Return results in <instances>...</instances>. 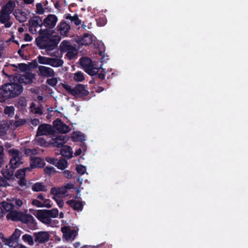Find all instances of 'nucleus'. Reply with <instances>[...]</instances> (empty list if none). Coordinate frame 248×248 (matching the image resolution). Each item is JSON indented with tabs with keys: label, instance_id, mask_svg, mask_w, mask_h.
<instances>
[{
	"label": "nucleus",
	"instance_id": "obj_1",
	"mask_svg": "<svg viewBox=\"0 0 248 248\" xmlns=\"http://www.w3.org/2000/svg\"><path fill=\"white\" fill-rule=\"evenodd\" d=\"M38 32L39 36L35 39V43L40 49L50 51L58 45L60 40L59 36H52L48 29L41 28Z\"/></svg>",
	"mask_w": 248,
	"mask_h": 248
},
{
	"label": "nucleus",
	"instance_id": "obj_2",
	"mask_svg": "<svg viewBox=\"0 0 248 248\" xmlns=\"http://www.w3.org/2000/svg\"><path fill=\"white\" fill-rule=\"evenodd\" d=\"M21 85L16 82H9L2 85L0 88V103L19 96L23 92Z\"/></svg>",
	"mask_w": 248,
	"mask_h": 248
},
{
	"label": "nucleus",
	"instance_id": "obj_3",
	"mask_svg": "<svg viewBox=\"0 0 248 248\" xmlns=\"http://www.w3.org/2000/svg\"><path fill=\"white\" fill-rule=\"evenodd\" d=\"M8 153L11 156L10 160V168L9 170L6 171L7 179H10L14 178V170L18 168L21 162V156L18 150L16 149H11L8 151Z\"/></svg>",
	"mask_w": 248,
	"mask_h": 248
},
{
	"label": "nucleus",
	"instance_id": "obj_4",
	"mask_svg": "<svg viewBox=\"0 0 248 248\" xmlns=\"http://www.w3.org/2000/svg\"><path fill=\"white\" fill-rule=\"evenodd\" d=\"M79 64L84 71L91 76H95L98 72L99 69L94 68L92 60L88 57H82L79 59Z\"/></svg>",
	"mask_w": 248,
	"mask_h": 248
},
{
	"label": "nucleus",
	"instance_id": "obj_5",
	"mask_svg": "<svg viewBox=\"0 0 248 248\" xmlns=\"http://www.w3.org/2000/svg\"><path fill=\"white\" fill-rule=\"evenodd\" d=\"M18 68L21 71H25L27 68V65L26 63H19L18 64V66H16L15 64H11L10 66L5 65L4 68L2 70V73L6 77L9 78L10 81H12V78L14 79L13 74L10 72L11 68H14L12 69L13 72L16 71V68Z\"/></svg>",
	"mask_w": 248,
	"mask_h": 248
},
{
	"label": "nucleus",
	"instance_id": "obj_6",
	"mask_svg": "<svg viewBox=\"0 0 248 248\" xmlns=\"http://www.w3.org/2000/svg\"><path fill=\"white\" fill-rule=\"evenodd\" d=\"M21 222L25 224L26 226L31 230H34L37 228L36 220L31 215L25 214Z\"/></svg>",
	"mask_w": 248,
	"mask_h": 248
},
{
	"label": "nucleus",
	"instance_id": "obj_7",
	"mask_svg": "<svg viewBox=\"0 0 248 248\" xmlns=\"http://www.w3.org/2000/svg\"><path fill=\"white\" fill-rule=\"evenodd\" d=\"M68 140L69 137L67 136H58L56 138H52L50 140V145H52L53 147L61 148Z\"/></svg>",
	"mask_w": 248,
	"mask_h": 248
},
{
	"label": "nucleus",
	"instance_id": "obj_8",
	"mask_svg": "<svg viewBox=\"0 0 248 248\" xmlns=\"http://www.w3.org/2000/svg\"><path fill=\"white\" fill-rule=\"evenodd\" d=\"M54 133V130L52 127L47 124H42L39 126L36 136L42 135H49Z\"/></svg>",
	"mask_w": 248,
	"mask_h": 248
},
{
	"label": "nucleus",
	"instance_id": "obj_9",
	"mask_svg": "<svg viewBox=\"0 0 248 248\" xmlns=\"http://www.w3.org/2000/svg\"><path fill=\"white\" fill-rule=\"evenodd\" d=\"M36 217L39 221L45 224L50 225L52 223V219L49 217L45 209L37 210Z\"/></svg>",
	"mask_w": 248,
	"mask_h": 248
},
{
	"label": "nucleus",
	"instance_id": "obj_10",
	"mask_svg": "<svg viewBox=\"0 0 248 248\" xmlns=\"http://www.w3.org/2000/svg\"><path fill=\"white\" fill-rule=\"evenodd\" d=\"M54 127L61 133L65 134L71 130V128L61 119H57L53 122Z\"/></svg>",
	"mask_w": 248,
	"mask_h": 248
},
{
	"label": "nucleus",
	"instance_id": "obj_11",
	"mask_svg": "<svg viewBox=\"0 0 248 248\" xmlns=\"http://www.w3.org/2000/svg\"><path fill=\"white\" fill-rule=\"evenodd\" d=\"M62 232L63 233V237L67 240H73L77 235V231L71 229L69 226H64L62 228Z\"/></svg>",
	"mask_w": 248,
	"mask_h": 248
},
{
	"label": "nucleus",
	"instance_id": "obj_12",
	"mask_svg": "<svg viewBox=\"0 0 248 248\" xmlns=\"http://www.w3.org/2000/svg\"><path fill=\"white\" fill-rule=\"evenodd\" d=\"M34 241L35 242L43 244L47 242L49 238L48 232L44 231H40L33 233Z\"/></svg>",
	"mask_w": 248,
	"mask_h": 248
},
{
	"label": "nucleus",
	"instance_id": "obj_13",
	"mask_svg": "<svg viewBox=\"0 0 248 248\" xmlns=\"http://www.w3.org/2000/svg\"><path fill=\"white\" fill-rule=\"evenodd\" d=\"M58 18L55 15H48L43 21V25L46 27L51 29L56 25Z\"/></svg>",
	"mask_w": 248,
	"mask_h": 248
},
{
	"label": "nucleus",
	"instance_id": "obj_14",
	"mask_svg": "<svg viewBox=\"0 0 248 248\" xmlns=\"http://www.w3.org/2000/svg\"><path fill=\"white\" fill-rule=\"evenodd\" d=\"M89 93V92L85 89V87L83 85L78 84L73 88V93H72V95L85 97L87 96Z\"/></svg>",
	"mask_w": 248,
	"mask_h": 248
},
{
	"label": "nucleus",
	"instance_id": "obj_15",
	"mask_svg": "<svg viewBox=\"0 0 248 248\" xmlns=\"http://www.w3.org/2000/svg\"><path fill=\"white\" fill-rule=\"evenodd\" d=\"M38 74L44 77H53L55 72L53 69L45 66L38 67Z\"/></svg>",
	"mask_w": 248,
	"mask_h": 248
},
{
	"label": "nucleus",
	"instance_id": "obj_16",
	"mask_svg": "<svg viewBox=\"0 0 248 248\" xmlns=\"http://www.w3.org/2000/svg\"><path fill=\"white\" fill-rule=\"evenodd\" d=\"M46 165L44 160L38 157H31L30 161V167L31 169L42 168Z\"/></svg>",
	"mask_w": 248,
	"mask_h": 248
},
{
	"label": "nucleus",
	"instance_id": "obj_17",
	"mask_svg": "<svg viewBox=\"0 0 248 248\" xmlns=\"http://www.w3.org/2000/svg\"><path fill=\"white\" fill-rule=\"evenodd\" d=\"M25 214L16 211H13L9 213L6 217L8 219H11L13 221H22Z\"/></svg>",
	"mask_w": 248,
	"mask_h": 248
},
{
	"label": "nucleus",
	"instance_id": "obj_18",
	"mask_svg": "<svg viewBox=\"0 0 248 248\" xmlns=\"http://www.w3.org/2000/svg\"><path fill=\"white\" fill-rule=\"evenodd\" d=\"M57 28L61 35L63 36H67L68 31L70 29V26L65 21H63L60 22Z\"/></svg>",
	"mask_w": 248,
	"mask_h": 248
},
{
	"label": "nucleus",
	"instance_id": "obj_19",
	"mask_svg": "<svg viewBox=\"0 0 248 248\" xmlns=\"http://www.w3.org/2000/svg\"><path fill=\"white\" fill-rule=\"evenodd\" d=\"M84 202L77 201L75 200H70L67 201L66 203L74 210L78 212L81 211L83 208Z\"/></svg>",
	"mask_w": 248,
	"mask_h": 248
},
{
	"label": "nucleus",
	"instance_id": "obj_20",
	"mask_svg": "<svg viewBox=\"0 0 248 248\" xmlns=\"http://www.w3.org/2000/svg\"><path fill=\"white\" fill-rule=\"evenodd\" d=\"M35 78V75L32 73H26L25 75H22L19 77V81L25 84H31L32 82L33 79Z\"/></svg>",
	"mask_w": 248,
	"mask_h": 248
},
{
	"label": "nucleus",
	"instance_id": "obj_21",
	"mask_svg": "<svg viewBox=\"0 0 248 248\" xmlns=\"http://www.w3.org/2000/svg\"><path fill=\"white\" fill-rule=\"evenodd\" d=\"M0 204L2 208H0V210L2 214H4V213H5L8 212L10 213V212L13 211L15 207L14 203L5 201L1 202Z\"/></svg>",
	"mask_w": 248,
	"mask_h": 248
},
{
	"label": "nucleus",
	"instance_id": "obj_22",
	"mask_svg": "<svg viewBox=\"0 0 248 248\" xmlns=\"http://www.w3.org/2000/svg\"><path fill=\"white\" fill-rule=\"evenodd\" d=\"M15 3L13 1H8L5 5L2 7L1 13L10 15L14 10Z\"/></svg>",
	"mask_w": 248,
	"mask_h": 248
},
{
	"label": "nucleus",
	"instance_id": "obj_23",
	"mask_svg": "<svg viewBox=\"0 0 248 248\" xmlns=\"http://www.w3.org/2000/svg\"><path fill=\"white\" fill-rule=\"evenodd\" d=\"M93 41L92 35L85 33L79 40V43L82 45L88 46L92 44Z\"/></svg>",
	"mask_w": 248,
	"mask_h": 248
},
{
	"label": "nucleus",
	"instance_id": "obj_24",
	"mask_svg": "<svg viewBox=\"0 0 248 248\" xmlns=\"http://www.w3.org/2000/svg\"><path fill=\"white\" fill-rule=\"evenodd\" d=\"M60 50L62 52H67L70 50H75V47L73 46L70 42L66 40L63 41L60 44Z\"/></svg>",
	"mask_w": 248,
	"mask_h": 248
},
{
	"label": "nucleus",
	"instance_id": "obj_25",
	"mask_svg": "<svg viewBox=\"0 0 248 248\" xmlns=\"http://www.w3.org/2000/svg\"><path fill=\"white\" fill-rule=\"evenodd\" d=\"M29 25H32L37 28H41L43 25V22L40 16H35L30 19Z\"/></svg>",
	"mask_w": 248,
	"mask_h": 248
},
{
	"label": "nucleus",
	"instance_id": "obj_26",
	"mask_svg": "<svg viewBox=\"0 0 248 248\" xmlns=\"http://www.w3.org/2000/svg\"><path fill=\"white\" fill-rule=\"evenodd\" d=\"M31 189L35 192H46L47 191V186L42 182L34 183L31 186Z\"/></svg>",
	"mask_w": 248,
	"mask_h": 248
},
{
	"label": "nucleus",
	"instance_id": "obj_27",
	"mask_svg": "<svg viewBox=\"0 0 248 248\" xmlns=\"http://www.w3.org/2000/svg\"><path fill=\"white\" fill-rule=\"evenodd\" d=\"M71 139L74 142L83 141L85 140L84 135L78 132H74L72 134Z\"/></svg>",
	"mask_w": 248,
	"mask_h": 248
},
{
	"label": "nucleus",
	"instance_id": "obj_28",
	"mask_svg": "<svg viewBox=\"0 0 248 248\" xmlns=\"http://www.w3.org/2000/svg\"><path fill=\"white\" fill-rule=\"evenodd\" d=\"M60 154L62 156L70 158L72 156L71 149L69 146H63L61 147Z\"/></svg>",
	"mask_w": 248,
	"mask_h": 248
},
{
	"label": "nucleus",
	"instance_id": "obj_29",
	"mask_svg": "<svg viewBox=\"0 0 248 248\" xmlns=\"http://www.w3.org/2000/svg\"><path fill=\"white\" fill-rule=\"evenodd\" d=\"M63 61L60 59L50 58L49 65L54 67H61L63 65Z\"/></svg>",
	"mask_w": 248,
	"mask_h": 248
},
{
	"label": "nucleus",
	"instance_id": "obj_30",
	"mask_svg": "<svg viewBox=\"0 0 248 248\" xmlns=\"http://www.w3.org/2000/svg\"><path fill=\"white\" fill-rule=\"evenodd\" d=\"M68 162L65 159H60L57 160L55 166L59 169L63 170L67 167Z\"/></svg>",
	"mask_w": 248,
	"mask_h": 248
},
{
	"label": "nucleus",
	"instance_id": "obj_31",
	"mask_svg": "<svg viewBox=\"0 0 248 248\" xmlns=\"http://www.w3.org/2000/svg\"><path fill=\"white\" fill-rule=\"evenodd\" d=\"M65 18L69 19L71 22H74L77 26L80 25L81 23V20L79 19L77 15L72 16L70 14H67L66 15Z\"/></svg>",
	"mask_w": 248,
	"mask_h": 248
},
{
	"label": "nucleus",
	"instance_id": "obj_32",
	"mask_svg": "<svg viewBox=\"0 0 248 248\" xmlns=\"http://www.w3.org/2000/svg\"><path fill=\"white\" fill-rule=\"evenodd\" d=\"M15 109L13 106H6L4 109V113L8 117L11 118L15 114Z\"/></svg>",
	"mask_w": 248,
	"mask_h": 248
},
{
	"label": "nucleus",
	"instance_id": "obj_33",
	"mask_svg": "<svg viewBox=\"0 0 248 248\" xmlns=\"http://www.w3.org/2000/svg\"><path fill=\"white\" fill-rule=\"evenodd\" d=\"M46 210L49 217L51 219V218H56L58 216L59 211L57 208H53L51 210Z\"/></svg>",
	"mask_w": 248,
	"mask_h": 248
},
{
	"label": "nucleus",
	"instance_id": "obj_34",
	"mask_svg": "<svg viewBox=\"0 0 248 248\" xmlns=\"http://www.w3.org/2000/svg\"><path fill=\"white\" fill-rule=\"evenodd\" d=\"M26 170H30L29 168H26L18 170L15 173V177L17 179H20L23 177H25V173Z\"/></svg>",
	"mask_w": 248,
	"mask_h": 248
},
{
	"label": "nucleus",
	"instance_id": "obj_35",
	"mask_svg": "<svg viewBox=\"0 0 248 248\" xmlns=\"http://www.w3.org/2000/svg\"><path fill=\"white\" fill-rule=\"evenodd\" d=\"M38 62L42 64H49L50 58L39 55L37 57Z\"/></svg>",
	"mask_w": 248,
	"mask_h": 248
},
{
	"label": "nucleus",
	"instance_id": "obj_36",
	"mask_svg": "<svg viewBox=\"0 0 248 248\" xmlns=\"http://www.w3.org/2000/svg\"><path fill=\"white\" fill-rule=\"evenodd\" d=\"M27 105V100L25 97H20L17 100L16 106L17 108H23Z\"/></svg>",
	"mask_w": 248,
	"mask_h": 248
},
{
	"label": "nucleus",
	"instance_id": "obj_37",
	"mask_svg": "<svg viewBox=\"0 0 248 248\" xmlns=\"http://www.w3.org/2000/svg\"><path fill=\"white\" fill-rule=\"evenodd\" d=\"M3 241H5L6 245L10 247L15 248L18 245V241L11 238L6 239L4 238Z\"/></svg>",
	"mask_w": 248,
	"mask_h": 248
},
{
	"label": "nucleus",
	"instance_id": "obj_38",
	"mask_svg": "<svg viewBox=\"0 0 248 248\" xmlns=\"http://www.w3.org/2000/svg\"><path fill=\"white\" fill-rule=\"evenodd\" d=\"M74 79L78 82H82L85 79L84 74L81 71H78L74 74Z\"/></svg>",
	"mask_w": 248,
	"mask_h": 248
},
{
	"label": "nucleus",
	"instance_id": "obj_39",
	"mask_svg": "<svg viewBox=\"0 0 248 248\" xmlns=\"http://www.w3.org/2000/svg\"><path fill=\"white\" fill-rule=\"evenodd\" d=\"M22 240L29 245L32 246L34 244L33 239L32 237L28 234H25L22 236Z\"/></svg>",
	"mask_w": 248,
	"mask_h": 248
},
{
	"label": "nucleus",
	"instance_id": "obj_40",
	"mask_svg": "<svg viewBox=\"0 0 248 248\" xmlns=\"http://www.w3.org/2000/svg\"><path fill=\"white\" fill-rule=\"evenodd\" d=\"M36 141L37 144L40 146L47 147L50 145V141L47 142L43 138H38Z\"/></svg>",
	"mask_w": 248,
	"mask_h": 248
},
{
	"label": "nucleus",
	"instance_id": "obj_41",
	"mask_svg": "<svg viewBox=\"0 0 248 248\" xmlns=\"http://www.w3.org/2000/svg\"><path fill=\"white\" fill-rule=\"evenodd\" d=\"M10 19V16L7 14L0 12V22L4 24Z\"/></svg>",
	"mask_w": 248,
	"mask_h": 248
},
{
	"label": "nucleus",
	"instance_id": "obj_42",
	"mask_svg": "<svg viewBox=\"0 0 248 248\" xmlns=\"http://www.w3.org/2000/svg\"><path fill=\"white\" fill-rule=\"evenodd\" d=\"M21 231L20 230L18 229H16L9 238L18 241L21 235Z\"/></svg>",
	"mask_w": 248,
	"mask_h": 248
},
{
	"label": "nucleus",
	"instance_id": "obj_43",
	"mask_svg": "<svg viewBox=\"0 0 248 248\" xmlns=\"http://www.w3.org/2000/svg\"><path fill=\"white\" fill-rule=\"evenodd\" d=\"M76 170L78 174L83 175L85 173L86 171V167L82 165H79L77 166Z\"/></svg>",
	"mask_w": 248,
	"mask_h": 248
},
{
	"label": "nucleus",
	"instance_id": "obj_44",
	"mask_svg": "<svg viewBox=\"0 0 248 248\" xmlns=\"http://www.w3.org/2000/svg\"><path fill=\"white\" fill-rule=\"evenodd\" d=\"M35 104L34 103H32L31 106V108H34L33 110L34 113L36 114L42 115L43 114V111L41 108L39 107H35Z\"/></svg>",
	"mask_w": 248,
	"mask_h": 248
},
{
	"label": "nucleus",
	"instance_id": "obj_45",
	"mask_svg": "<svg viewBox=\"0 0 248 248\" xmlns=\"http://www.w3.org/2000/svg\"><path fill=\"white\" fill-rule=\"evenodd\" d=\"M57 83L58 80L56 78L52 77V78H48L46 80V83L52 87L55 86Z\"/></svg>",
	"mask_w": 248,
	"mask_h": 248
},
{
	"label": "nucleus",
	"instance_id": "obj_46",
	"mask_svg": "<svg viewBox=\"0 0 248 248\" xmlns=\"http://www.w3.org/2000/svg\"><path fill=\"white\" fill-rule=\"evenodd\" d=\"M50 193L53 195H59L62 194V192L61 188L54 187L51 188Z\"/></svg>",
	"mask_w": 248,
	"mask_h": 248
},
{
	"label": "nucleus",
	"instance_id": "obj_47",
	"mask_svg": "<svg viewBox=\"0 0 248 248\" xmlns=\"http://www.w3.org/2000/svg\"><path fill=\"white\" fill-rule=\"evenodd\" d=\"M36 13L39 15L43 14L44 13V10L43 6L41 3H37L36 4Z\"/></svg>",
	"mask_w": 248,
	"mask_h": 248
},
{
	"label": "nucleus",
	"instance_id": "obj_48",
	"mask_svg": "<svg viewBox=\"0 0 248 248\" xmlns=\"http://www.w3.org/2000/svg\"><path fill=\"white\" fill-rule=\"evenodd\" d=\"M37 154L36 149H26L25 150V154L27 155L31 156Z\"/></svg>",
	"mask_w": 248,
	"mask_h": 248
},
{
	"label": "nucleus",
	"instance_id": "obj_49",
	"mask_svg": "<svg viewBox=\"0 0 248 248\" xmlns=\"http://www.w3.org/2000/svg\"><path fill=\"white\" fill-rule=\"evenodd\" d=\"M62 86L63 88H64L66 91H67L69 93L72 94V93H73V88H72L71 86L69 85L68 84L62 83Z\"/></svg>",
	"mask_w": 248,
	"mask_h": 248
},
{
	"label": "nucleus",
	"instance_id": "obj_50",
	"mask_svg": "<svg viewBox=\"0 0 248 248\" xmlns=\"http://www.w3.org/2000/svg\"><path fill=\"white\" fill-rule=\"evenodd\" d=\"M44 172L47 174H50L51 172L55 171V169L53 167L47 166L44 168Z\"/></svg>",
	"mask_w": 248,
	"mask_h": 248
},
{
	"label": "nucleus",
	"instance_id": "obj_51",
	"mask_svg": "<svg viewBox=\"0 0 248 248\" xmlns=\"http://www.w3.org/2000/svg\"><path fill=\"white\" fill-rule=\"evenodd\" d=\"M15 16L17 20H18L20 22H23L26 20L27 17L26 16L23 15V16H21L18 15V13L16 11L15 12Z\"/></svg>",
	"mask_w": 248,
	"mask_h": 248
},
{
	"label": "nucleus",
	"instance_id": "obj_52",
	"mask_svg": "<svg viewBox=\"0 0 248 248\" xmlns=\"http://www.w3.org/2000/svg\"><path fill=\"white\" fill-rule=\"evenodd\" d=\"M32 204L33 205L37 207H43V202L37 199L33 200L32 201Z\"/></svg>",
	"mask_w": 248,
	"mask_h": 248
},
{
	"label": "nucleus",
	"instance_id": "obj_53",
	"mask_svg": "<svg viewBox=\"0 0 248 248\" xmlns=\"http://www.w3.org/2000/svg\"><path fill=\"white\" fill-rule=\"evenodd\" d=\"M74 50H70L67 52L65 56L68 58L69 60H71L73 59L75 56L76 54L74 52Z\"/></svg>",
	"mask_w": 248,
	"mask_h": 248
},
{
	"label": "nucleus",
	"instance_id": "obj_54",
	"mask_svg": "<svg viewBox=\"0 0 248 248\" xmlns=\"http://www.w3.org/2000/svg\"><path fill=\"white\" fill-rule=\"evenodd\" d=\"M46 160L48 163L55 166L57 159H56L55 158H53V157L47 156V157H46Z\"/></svg>",
	"mask_w": 248,
	"mask_h": 248
},
{
	"label": "nucleus",
	"instance_id": "obj_55",
	"mask_svg": "<svg viewBox=\"0 0 248 248\" xmlns=\"http://www.w3.org/2000/svg\"><path fill=\"white\" fill-rule=\"evenodd\" d=\"M26 123L25 119H19L15 122V125L16 127H18L24 125Z\"/></svg>",
	"mask_w": 248,
	"mask_h": 248
},
{
	"label": "nucleus",
	"instance_id": "obj_56",
	"mask_svg": "<svg viewBox=\"0 0 248 248\" xmlns=\"http://www.w3.org/2000/svg\"><path fill=\"white\" fill-rule=\"evenodd\" d=\"M51 201L49 199H44V202H43V207L46 208H50L52 207L51 204Z\"/></svg>",
	"mask_w": 248,
	"mask_h": 248
},
{
	"label": "nucleus",
	"instance_id": "obj_57",
	"mask_svg": "<svg viewBox=\"0 0 248 248\" xmlns=\"http://www.w3.org/2000/svg\"><path fill=\"white\" fill-rule=\"evenodd\" d=\"M99 54L102 57L100 60L101 62H106L108 60V56H105L103 52L99 51Z\"/></svg>",
	"mask_w": 248,
	"mask_h": 248
},
{
	"label": "nucleus",
	"instance_id": "obj_58",
	"mask_svg": "<svg viewBox=\"0 0 248 248\" xmlns=\"http://www.w3.org/2000/svg\"><path fill=\"white\" fill-rule=\"evenodd\" d=\"M64 176L67 179H71L72 178V172L68 170H65L63 171Z\"/></svg>",
	"mask_w": 248,
	"mask_h": 248
},
{
	"label": "nucleus",
	"instance_id": "obj_59",
	"mask_svg": "<svg viewBox=\"0 0 248 248\" xmlns=\"http://www.w3.org/2000/svg\"><path fill=\"white\" fill-rule=\"evenodd\" d=\"M29 30L31 33L32 34H36L37 32V28L32 26V25H29Z\"/></svg>",
	"mask_w": 248,
	"mask_h": 248
},
{
	"label": "nucleus",
	"instance_id": "obj_60",
	"mask_svg": "<svg viewBox=\"0 0 248 248\" xmlns=\"http://www.w3.org/2000/svg\"><path fill=\"white\" fill-rule=\"evenodd\" d=\"M19 180L18 181V184L19 185V186H26L27 183L26 181L25 180V177L19 179Z\"/></svg>",
	"mask_w": 248,
	"mask_h": 248
},
{
	"label": "nucleus",
	"instance_id": "obj_61",
	"mask_svg": "<svg viewBox=\"0 0 248 248\" xmlns=\"http://www.w3.org/2000/svg\"><path fill=\"white\" fill-rule=\"evenodd\" d=\"M15 203L16 205V206L17 208H18L20 207L23 204L22 201L20 199H16Z\"/></svg>",
	"mask_w": 248,
	"mask_h": 248
},
{
	"label": "nucleus",
	"instance_id": "obj_62",
	"mask_svg": "<svg viewBox=\"0 0 248 248\" xmlns=\"http://www.w3.org/2000/svg\"><path fill=\"white\" fill-rule=\"evenodd\" d=\"M53 199L56 201L57 204L60 208H62L63 206L64 202L62 200H57L54 197H53Z\"/></svg>",
	"mask_w": 248,
	"mask_h": 248
},
{
	"label": "nucleus",
	"instance_id": "obj_63",
	"mask_svg": "<svg viewBox=\"0 0 248 248\" xmlns=\"http://www.w3.org/2000/svg\"><path fill=\"white\" fill-rule=\"evenodd\" d=\"M32 39V37L29 33H27L25 34L24 40L25 41H31Z\"/></svg>",
	"mask_w": 248,
	"mask_h": 248
},
{
	"label": "nucleus",
	"instance_id": "obj_64",
	"mask_svg": "<svg viewBox=\"0 0 248 248\" xmlns=\"http://www.w3.org/2000/svg\"><path fill=\"white\" fill-rule=\"evenodd\" d=\"M40 123V121L38 119H34L31 121V124L34 126H36Z\"/></svg>",
	"mask_w": 248,
	"mask_h": 248
}]
</instances>
